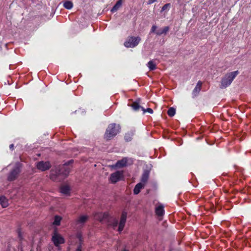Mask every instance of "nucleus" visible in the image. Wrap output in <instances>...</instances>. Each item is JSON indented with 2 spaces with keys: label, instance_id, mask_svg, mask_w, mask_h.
<instances>
[{
  "label": "nucleus",
  "instance_id": "nucleus-1",
  "mask_svg": "<svg viewBox=\"0 0 251 251\" xmlns=\"http://www.w3.org/2000/svg\"><path fill=\"white\" fill-rule=\"evenodd\" d=\"M73 160H71L60 166L59 168H55L52 170L50 173V178L54 179L57 176L62 175L65 176H68L70 171V167L68 165L73 162Z\"/></svg>",
  "mask_w": 251,
  "mask_h": 251
},
{
  "label": "nucleus",
  "instance_id": "nucleus-2",
  "mask_svg": "<svg viewBox=\"0 0 251 251\" xmlns=\"http://www.w3.org/2000/svg\"><path fill=\"white\" fill-rule=\"evenodd\" d=\"M120 129V127L119 125L115 124H110L106 130L104 138L106 140L111 139L119 132Z\"/></svg>",
  "mask_w": 251,
  "mask_h": 251
},
{
  "label": "nucleus",
  "instance_id": "nucleus-3",
  "mask_svg": "<svg viewBox=\"0 0 251 251\" xmlns=\"http://www.w3.org/2000/svg\"><path fill=\"white\" fill-rule=\"evenodd\" d=\"M238 74V72L236 71L226 75L222 79L220 87L225 88L228 86Z\"/></svg>",
  "mask_w": 251,
  "mask_h": 251
},
{
  "label": "nucleus",
  "instance_id": "nucleus-4",
  "mask_svg": "<svg viewBox=\"0 0 251 251\" xmlns=\"http://www.w3.org/2000/svg\"><path fill=\"white\" fill-rule=\"evenodd\" d=\"M140 41L139 37L129 36L125 42L124 45L126 48H133L137 46Z\"/></svg>",
  "mask_w": 251,
  "mask_h": 251
},
{
  "label": "nucleus",
  "instance_id": "nucleus-5",
  "mask_svg": "<svg viewBox=\"0 0 251 251\" xmlns=\"http://www.w3.org/2000/svg\"><path fill=\"white\" fill-rule=\"evenodd\" d=\"M21 167V164L19 162H17L14 168L10 172L8 176V180L9 181H12L14 180L17 176L18 175L20 172V168Z\"/></svg>",
  "mask_w": 251,
  "mask_h": 251
},
{
  "label": "nucleus",
  "instance_id": "nucleus-6",
  "mask_svg": "<svg viewBox=\"0 0 251 251\" xmlns=\"http://www.w3.org/2000/svg\"><path fill=\"white\" fill-rule=\"evenodd\" d=\"M123 177V172L118 171L111 174L109 180L111 183H115L119 181Z\"/></svg>",
  "mask_w": 251,
  "mask_h": 251
},
{
  "label": "nucleus",
  "instance_id": "nucleus-7",
  "mask_svg": "<svg viewBox=\"0 0 251 251\" xmlns=\"http://www.w3.org/2000/svg\"><path fill=\"white\" fill-rule=\"evenodd\" d=\"M36 167L38 170L41 171H45L50 168L51 164L49 161H42L37 163Z\"/></svg>",
  "mask_w": 251,
  "mask_h": 251
},
{
  "label": "nucleus",
  "instance_id": "nucleus-8",
  "mask_svg": "<svg viewBox=\"0 0 251 251\" xmlns=\"http://www.w3.org/2000/svg\"><path fill=\"white\" fill-rule=\"evenodd\" d=\"M52 241L54 245L56 247L58 246L60 244H63L64 242V238L59 234L57 233H54L52 237Z\"/></svg>",
  "mask_w": 251,
  "mask_h": 251
},
{
  "label": "nucleus",
  "instance_id": "nucleus-9",
  "mask_svg": "<svg viewBox=\"0 0 251 251\" xmlns=\"http://www.w3.org/2000/svg\"><path fill=\"white\" fill-rule=\"evenodd\" d=\"M129 161H130L131 163L132 162V160L130 159L127 157L123 158L122 159L118 161L114 165L112 166V167L122 168L126 166Z\"/></svg>",
  "mask_w": 251,
  "mask_h": 251
},
{
  "label": "nucleus",
  "instance_id": "nucleus-10",
  "mask_svg": "<svg viewBox=\"0 0 251 251\" xmlns=\"http://www.w3.org/2000/svg\"><path fill=\"white\" fill-rule=\"evenodd\" d=\"M126 217H127V213L125 211H123L121 215V217L120 218V223H119V226H118V231L120 232H121L123 230V229H124V227L125 226V223H126Z\"/></svg>",
  "mask_w": 251,
  "mask_h": 251
},
{
  "label": "nucleus",
  "instance_id": "nucleus-11",
  "mask_svg": "<svg viewBox=\"0 0 251 251\" xmlns=\"http://www.w3.org/2000/svg\"><path fill=\"white\" fill-rule=\"evenodd\" d=\"M89 217L87 215H80L76 221V225L78 227L82 226L87 222Z\"/></svg>",
  "mask_w": 251,
  "mask_h": 251
},
{
  "label": "nucleus",
  "instance_id": "nucleus-12",
  "mask_svg": "<svg viewBox=\"0 0 251 251\" xmlns=\"http://www.w3.org/2000/svg\"><path fill=\"white\" fill-rule=\"evenodd\" d=\"M108 215L107 213L97 212L94 214L95 219L102 222L108 218Z\"/></svg>",
  "mask_w": 251,
  "mask_h": 251
},
{
  "label": "nucleus",
  "instance_id": "nucleus-13",
  "mask_svg": "<svg viewBox=\"0 0 251 251\" xmlns=\"http://www.w3.org/2000/svg\"><path fill=\"white\" fill-rule=\"evenodd\" d=\"M149 175L150 171L148 170H145L142 175L141 182L140 183L145 185L149 179Z\"/></svg>",
  "mask_w": 251,
  "mask_h": 251
},
{
  "label": "nucleus",
  "instance_id": "nucleus-14",
  "mask_svg": "<svg viewBox=\"0 0 251 251\" xmlns=\"http://www.w3.org/2000/svg\"><path fill=\"white\" fill-rule=\"evenodd\" d=\"M155 213L158 216H162L164 214V206L160 204L155 208Z\"/></svg>",
  "mask_w": 251,
  "mask_h": 251
},
{
  "label": "nucleus",
  "instance_id": "nucleus-15",
  "mask_svg": "<svg viewBox=\"0 0 251 251\" xmlns=\"http://www.w3.org/2000/svg\"><path fill=\"white\" fill-rule=\"evenodd\" d=\"M201 85H202V82L200 81H199L198 82V83H197V85H196L195 88H194V89L193 91L192 94L194 97H195L199 94V92H200V91L201 90Z\"/></svg>",
  "mask_w": 251,
  "mask_h": 251
},
{
  "label": "nucleus",
  "instance_id": "nucleus-16",
  "mask_svg": "<svg viewBox=\"0 0 251 251\" xmlns=\"http://www.w3.org/2000/svg\"><path fill=\"white\" fill-rule=\"evenodd\" d=\"M145 185L142 184V183H141L140 182L137 183L135 185V186L133 189L134 194L135 195L138 194L140 192L141 189H143L145 187Z\"/></svg>",
  "mask_w": 251,
  "mask_h": 251
},
{
  "label": "nucleus",
  "instance_id": "nucleus-17",
  "mask_svg": "<svg viewBox=\"0 0 251 251\" xmlns=\"http://www.w3.org/2000/svg\"><path fill=\"white\" fill-rule=\"evenodd\" d=\"M169 30V26H165L162 29H159L155 31V33L157 35H161L162 34H166Z\"/></svg>",
  "mask_w": 251,
  "mask_h": 251
},
{
  "label": "nucleus",
  "instance_id": "nucleus-18",
  "mask_svg": "<svg viewBox=\"0 0 251 251\" xmlns=\"http://www.w3.org/2000/svg\"><path fill=\"white\" fill-rule=\"evenodd\" d=\"M70 188L67 185L62 186L60 188V192L64 195H68L70 193Z\"/></svg>",
  "mask_w": 251,
  "mask_h": 251
},
{
  "label": "nucleus",
  "instance_id": "nucleus-19",
  "mask_svg": "<svg viewBox=\"0 0 251 251\" xmlns=\"http://www.w3.org/2000/svg\"><path fill=\"white\" fill-rule=\"evenodd\" d=\"M122 0H118L111 9V12L116 11L122 5Z\"/></svg>",
  "mask_w": 251,
  "mask_h": 251
},
{
  "label": "nucleus",
  "instance_id": "nucleus-20",
  "mask_svg": "<svg viewBox=\"0 0 251 251\" xmlns=\"http://www.w3.org/2000/svg\"><path fill=\"white\" fill-rule=\"evenodd\" d=\"M0 203L3 207H6L8 205L7 200L4 197H0Z\"/></svg>",
  "mask_w": 251,
  "mask_h": 251
},
{
  "label": "nucleus",
  "instance_id": "nucleus-21",
  "mask_svg": "<svg viewBox=\"0 0 251 251\" xmlns=\"http://www.w3.org/2000/svg\"><path fill=\"white\" fill-rule=\"evenodd\" d=\"M131 106L132 107V109L135 111H138L140 109H142V108H143L139 105V103L137 102H134L131 104Z\"/></svg>",
  "mask_w": 251,
  "mask_h": 251
},
{
  "label": "nucleus",
  "instance_id": "nucleus-22",
  "mask_svg": "<svg viewBox=\"0 0 251 251\" xmlns=\"http://www.w3.org/2000/svg\"><path fill=\"white\" fill-rule=\"evenodd\" d=\"M64 7L67 9H71L73 6V3L71 1H66L63 3Z\"/></svg>",
  "mask_w": 251,
  "mask_h": 251
},
{
  "label": "nucleus",
  "instance_id": "nucleus-23",
  "mask_svg": "<svg viewBox=\"0 0 251 251\" xmlns=\"http://www.w3.org/2000/svg\"><path fill=\"white\" fill-rule=\"evenodd\" d=\"M61 220V217L59 216H55L54 217V221L53 222V225L55 226H59L60 223V221Z\"/></svg>",
  "mask_w": 251,
  "mask_h": 251
},
{
  "label": "nucleus",
  "instance_id": "nucleus-24",
  "mask_svg": "<svg viewBox=\"0 0 251 251\" xmlns=\"http://www.w3.org/2000/svg\"><path fill=\"white\" fill-rule=\"evenodd\" d=\"M148 67L151 71L154 70L156 69V65L152 61H150L148 62Z\"/></svg>",
  "mask_w": 251,
  "mask_h": 251
},
{
  "label": "nucleus",
  "instance_id": "nucleus-25",
  "mask_svg": "<svg viewBox=\"0 0 251 251\" xmlns=\"http://www.w3.org/2000/svg\"><path fill=\"white\" fill-rule=\"evenodd\" d=\"M168 115L170 117L174 116L176 114V109L173 107L170 108L167 112Z\"/></svg>",
  "mask_w": 251,
  "mask_h": 251
},
{
  "label": "nucleus",
  "instance_id": "nucleus-26",
  "mask_svg": "<svg viewBox=\"0 0 251 251\" xmlns=\"http://www.w3.org/2000/svg\"><path fill=\"white\" fill-rule=\"evenodd\" d=\"M132 135H133L132 133H126L125 136V140L127 142L131 141V140L132 139Z\"/></svg>",
  "mask_w": 251,
  "mask_h": 251
},
{
  "label": "nucleus",
  "instance_id": "nucleus-27",
  "mask_svg": "<svg viewBox=\"0 0 251 251\" xmlns=\"http://www.w3.org/2000/svg\"><path fill=\"white\" fill-rule=\"evenodd\" d=\"M171 6L170 3H167L163 5V6L162 7L161 11H164L166 10L169 9V8Z\"/></svg>",
  "mask_w": 251,
  "mask_h": 251
},
{
  "label": "nucleus",
  "instance_id": "nucleus-28",
  "mask_svg": "<svg viewBox=\"0 0 251 251\" xmlns=\"http://www.w3.org/2000/svg\"><path fill=\"white\" fill-rule=\"evenodd\" d=\"M142 110H143L144 113H145L146 112H149L150 114L153 113V110L152 109H151V108H147V109H145L144 108H142Z\"/></svg>",
  "mask_w": 251,
  "mask_h": 251
},
{
  "label": "nucleus",
  "instance_id": "nucleus-29",
  "mask_svg": "<svg viewBox=\"0 0 251 251\" xmlns=\"http://www.w3.org/2000/svg\"><path fill=\"white\" fill-rule=\"evenodd\" d=\"M118 220L117 219H114L111 224L113 227L115 228L118 225Z\"/></svg>",
  "mask_w": 251,
  "mask_h": 251
},
{
  "label": "nucleus",
  "instance_id": "nucleus-30",
  "mask_svg": "<svg viewBox=\"0 0 251 251\" xmlns=\"http://www.w3.org/2000/svg\"><path fill=\"white\" fill-rule=\"evenodd\" d=\"M157 28V26L156 25H153L151 29V32H154Z\"/></svg>",
  "mask_w": 251,
  "mask_h": 251
},
{
  "label": "nucleus",
  "instance_id": "nucleus-31",
  "mask_svg": "<svg viewBox=\"0 0 251 251\" xmlns=\"http://www.w3.org/2000/svg\"><path fill=\"white\" fill-rule=\"evenodd\" d=\"M157 0H149L148 1V4H151L152 3H153V2H154L155 1H156Z\"/></svg>",
  "mask_w": 251,
  "mask_h": 251
},
{
  "label": "nucleus",
  "instance_id": "nucleus-32",
  "mask_svg": "<svg viewBox=\"0 0 251 251\" xmlns=\"http://www.w3.org/2000/svg\"><path fill=\"white\" fill-rule=\"evenodd\" d=\"M77 237L79 239V241L80 242H81L82 241V237H81V234L80 233H78L77 234Z\"/></svg>",
  "mask_w": 251,
  "mask_h": 251
},
{
  "label": "nucleus",
  "instance_id": "nucleus-33",
  "mask_svg": "<svg viewBox=\"0 0 251 251\" xmlns=\"http://www.w3.org/2000/svg\"><path fill=\"white\" fill-rule=\"evenodd\" d=\"M9 148L10 150H13L14 149V145L11 144L9 146Z\"/></svg>",
  "mask_w": 251,
  "mask_h": 251
},
{
  "label": "nucleus",
  "instance_id": "nucleus-34",
  "mask_svg": "<svg viewBox=\"0 0 251 251\" xmlns=\"http://www.w3.org/2000/svg\"><path fill=\"white\" fill-rule=\"evenodd\" d=\"M81 245H79V246L76 249V251H81Z\"/></svg>",
  "mask_w": 251,
  "mask_h": 251
},
{
  "label": "nucleus",
  "instance_id": "nucleus-35",
  "mask_svg": "<svg viewBox=\"0 0 251 251\" xmlns=\"http://www.w3.org/2000/svg\"><path fill=\"white\" fill-rule=\"evenodd\" d=\"M122 251H128L127 250H123Z\"/></svg>",
  "mask_w": 251,
  "mask_h": 251
}]
</instances>
